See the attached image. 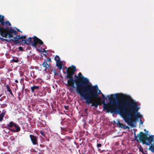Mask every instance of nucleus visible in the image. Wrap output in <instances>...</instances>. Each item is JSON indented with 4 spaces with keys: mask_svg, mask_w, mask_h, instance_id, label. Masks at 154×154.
Returning a JSON list of instances; mask_svg holds the SVG:
<instances>
[{
    "mask_svg": "<svg viewBox=\"0 0 154 154\" xmlns=\"http://www.w3.org/2000/svg\"><path fill=\"white\" fill-rule=\"evenodd\" d=\"M18 49L21 51H22L23 50V47H19Z\"/></svg>",
    "mask_w": 154,
    "mask_h": 154,
    "instance_id": "7c9ffc66",
    "label": "nucleus"
},
{
    "mask_svg": "<svg viewBox=\"0 0 154 154\" xmlns=\"http://www.w3.org/2000/svg\"><path fill=\"white\" fill-rule=\"evenodd\" d=\"M22 42L25 44L30 45L31 44V43L32 42V38L31 37H29L28 40H22Z\"/></svg>",
    "mask_w": 154,
    "mask_h": 154,
    "instance_id": "4468645a",
    "label": "nucleus"
},
{
    "mask_svg": "<svg viewBox=\"0 0 154 154\" xmlns=\"http://www.w3.org/2000/svg\"><path fill=\"white\" fill-rule=\"evenodd\" d=\"M88 110V108H87L85 109H84L85 112L87 114H88V113L87 112Z\"/></svg>",
    "mask_w": 154,
    "mask_h": 154,
    "instance_id": "2f4dec72",
    "label": "nucleus"
},
{
    "mask_svg": "<svg viewBox=\"0 0 154 154\" xmlns=\"http://www.w3.org/2000/svg\"><path fill=\"white\" fill-rule=\"evenodd\" d=\"M29 137L33 145H35L37 144V139L36 137L33 135L30 134L29 135Z\"/></svg>",
    "mask_w": 154,
    "mask_h": 154,
    "instance_id": "9b49d317",
    "label": "nucleus"
},
{
    "mask_svg": "<svg viewBox=\"0 0 154 154\" xmlns=\"http://www.w3.org/2000/svg\"><path fill=\"white\" fill-rule=\"evenodd\" d=\"M19 61L18 59L17 58H16L15 59H13L11 60V63H17Z\"/></svg>",
    "mask_w": 154,
    "mask_h": 154,
    "instance_id": "5701e85b",
    "label": "nucleus"
},
{
    "mask_svg": "<svg viewBox=\"0 0 154 154\" xmlns=\"http://www.w3.org/2000/svg\"><path fill=\"white\" fill-rule=\"evenodd\" d=\"M73 75H72V78L69 77L67 81V84H66L67 86L68 87H71L74 89H76V91L77 94H79L81 96L86 87L83 86V85H78L77 83H79L81 81V79H80V77L79 75L77 76L75 75L74 77L75 78L74 79Z\"/></svg>",
    "mask_w": 154,
    "mask_h": 154,
    "instance_id": "39448f33",
    "label": "nucleus"
},
{
    "mask_svg": "<svg viewBox=\"0 0 154 154\" xmlns=\"http://www.w3.org/2000/svg\"><path fill=\"white\" fill-rule=\"evenodd\" d=\"M34 152H35V150H34Z\"/></svg>",
    "mask_w": 154,
    "mask_h": 154,
    "instance_id": "de8ad7c7",
    "label": "nucleus"
},
{
    "mask_svg": "<svg viewBox=\"0 0 154 154\" xmlns=\"http://www.w3.org/2000/svg\"><path fill=\"white\" fill-rule=\"evenodd\" d=\"M102 93L97 85L93 86L89 85L86 88L81 96L85 100L87 104L91 103V106H94L97 108L100 103L99 101L95 100L101 99L99 97V95Z\"/></svg>",
    "mask_w": 154,
    "mask_h": 154,
    "instance_id": "f03ea898",
    "label": "nucleus"
},
{
    "mask_svg": "<svg viewBox=\"0 0 154 154\" xmlns=\"http://www.w3.org/2000/svg\"><path fill=\"white\" fill-rule=\"evenodd\" d=\"M102 97L103 98H105V96L102 93Z\"/></svg>",
    "mask_w": 154,
    "mask_h": 154,
    "instance_id": "f704fd0d",
    "label": "nucleus"
},
{
    "mask_svg": "<svg viewBox=\"0 0 154 154\" xmlns=\"http://www.w3.org/2000/svg\"><path fill=\"white\" fill-rule=\"evenodd\" d=\"M140 124H142L143 123V122L141 120H140Z\"/></svg>",
    "mask_w": 154,
    "mask_h": 154,
    "instance_id": "e433bc0d",
    "label": "nucleus"
},
{
    "mask_svg": "<svg viewBox=\"0 0 154 154\" xmlns=\"http://www.w3.org/2000/svg\"><path fill=\"white\" fill-rule=\"evenodd\" d=\"M15 82H16L17 83L18 82V81L17 79L15 80Z\"/></svg>",
    "mask_w": 154,
    "mask_h": 154,
    "instance_id": "58836bf2",
    "label": "nucleus"
},
{
    "mask_svg": "<svg viewBox=\"0 0 154 154\" xmlns=\"http://www.w3.org/2000/svg\"><path fill=\"white\" fill-rule=\"evenodd\" d=\"M83 154H85L84 153H83Z\"/></svg>",
    "mask_w": 154,
    "mask_h": 154,
    "instance_id": "8fccbe9b",
    "label": "nucleus"
},
{
    "mask_svg": "<svg viewBox=\"0 0 154 154\" xmlns=\"http://www.w3.org/2000/svg\"><path fill=\"white\" fill-rule=\"evenodd\" d=\"M71 90H72V89H71V90H70L71 91H72Z\"/></svg>",
    "mask_w": 154,
    "mask_h": 154,
    "instance_id": "a18cd8bd",
    "label": "nucleus"
},
{
    "mask_svg": "<svg viewBox=\"0 0 154 154\" xmlns=\"http://www.w3.org/2000/svg\"><path fill=\"white\" fill-rule=\"evenodd\" d=\"M26 38V37L25 36H20V39H21L22 40H22H24V39H25Z\"/></svg>",
    "mask_w": 154,
    "mask_h": 154,
    "instance_id": "bb28decb",
    "label": "nucleus"
},
{
    "mask_svg": "<svg viewBox=\"0 0 154 154\" xmlns=\"http://www.w3.org/2000/svg\"><path fill=\"white\" fill-rule=\"evenodd\" d=\"M40 146H44L43 145H40Z\"/></svg>",
    "mask_w": 154,
    "mask_h": 154,
    "instance_id": "37998d69",
    "label": "nucleus"
},
{
    "mask_svg": "<svg viewBox=\"0 0 154 154\" xmlns=\"http://www.w3.org/2000/svg\"><path fill=\"white\" fill-rule=\"evenodd\" d=\"M43 52H46V51H45V48H44L43 49Z\"/></svg>",
    "mask_w": 154,
    "mask_h": 154,
    "instance_id": "4c0bfd02",
    "label": "nucleus"
},
{
    "mask_svg": "<svg viewBox=\"0 0 154 154\" xmlns=\"http://www.w3.org/2000/svg\"><path fill=\"white\" fill-rule=\"evenodd\" d=\"M63 66V64L61 61L56 62V66L59 68L60 70L62 69Z\"/></svg>",
    "mask_w": 154,
    "mask_h": 154,
    "instance_id": "f3484780",
    "label": "nucleus"
},
{
    "mask_svg": "<svg viewBox=\"0 0 154 154\" xmlns=\"http://www.w3.org/2000/svg\"><path fill=\"white\" fill-rule=\"evenodd\" d=\"M119 106L122 107L119 113L125 122L132 127H136L134 124L135 120L143 117L138 111L140 108L138 103L130 96H125V100L119 102Z\"/></svg>",
    "mask_w": 154,
    "mask_h": 154,
    "instance_id": "f257e3e1",
    "label": "nucleus"
},
{
    "mask_svg": "<svg viewBox=\"0 0 154 154\" xmlns=\"http://www.w3.org/2000/svg\"><path fill=\"white\" fill-rule=\"evenodd\" d=\"M79 77H80V79H81V81L79 83H77V84L79 85H83V86H86L87 87L89 85V81L88 79L83 76V75L81 72H79L78 74Z\"/></svg>",
    "mask_w": 154,
    "mask_h": 154,
    "instance_id": "6e6552de",
    "label": "nucleus"
},
{
    "mask_svg": "<svg viewBox=\"0 0 154 154\" xmlns=\"http://www.w3.org/2000/svg\"><path fill=\"white\" fill-rule=\"evenodd\" d=\"M102 146V144L100 143L97 144V147L98 148H99L101 147Z\"/></svg>",
    "mask_w": 154,
    "mask_h": 154,
    "instance_id": "c85d7f7f",
    "label": "nucleus"
},
{
    "mask_svg": "<svg viewBox=\"0 0 154 154\" xmlns=\"http://www.w3.org/2000/svg\"><path fill=\"white\" fill-rule=\"evenodd\" d=\"M18 96H20L21 95V93L20 92H19L18 94Z\"/></svg>",
    "mask_w": 154,
    "mask_h": 154,
    "instance_id": "c9c22d12",
    "label": "nucleus"
},
{
    "mask_svg": "<svg viewBox=\"0 0 154 154\" xmlns=\"http://www.w3.org/2000/svg\"><path fill=\"white\" fill-rule=\"evenodd\" d=\"M15 128H16L15 129H13V130H12L11 131L15 132H18L19 131L20 129V127L19 126L16 124H15Z\"/></svg>",
    "mask_w": 154,
    "mask_h": 154,
    "instance_id": "a211bd4d",
    "label": "nucleus"
},
{
    "mask_svg": "<svg viewBox=\"0 0 154 154\" xmlns=\"http://www.w3.org/2000/svg\"><path fill=\"white\" fill-rule=\"evenodd\" d=\"M6 88L7 91L12 96H14L12 91L10 89V86L8 85H6Z\"/></svg>",
    "mask_w": 154,
    "mask_h": 154,
    "instance_id": "6ab92c4d",
    "label": "nucleus"
},
{
    "mask_svg": "<svg viewBox=\"0 0 154 154\" xmlns=\"http://www.w3.org/2000/svg\"><path fill=\"white\" fill-rule=\"evenodd\" d=\"M139 151L143 153V154H144L143 152V149L142 148V147L141 146H140L139 148Z\"/></svg>",
    "mask_w": 154,
    "mask_h": 154,
    "instance_id": "a878e982",
    "label": "nucleus"
},
{
    "mask_svg": "<svg viewBox=\"0 0 154 154\" xmlns=\"http://www.w3.org/2000/svg\"><path fill=\"white\" fill-rule=\"evenodd\" d=\"M13 38H14V39L12 40L14 42L15 44H18L20 43V42L18 41V40L20 39V35H17V37H15V38L13 37Z\"/></svg>",
    "mask_w": 154,
    "mask_h": 154,
    "instance_id": "dca6fc26",
    "label": "nucleus"
},
{
    "mask_svg": "<svg viewBox=\"0 0 154 154\" xmlns=\"http://www.w3.org/2000/svg\"><path fill=\"white\" fill-rule=\"evenodd\" d=\"M34 152H35V150H34Z\"/></svg>",
    "mask_w": 154,
    "mask_h": 154,
    "instance_id": "09e8293b",
    "label": "nucleus"
},
{
    "mask_svg": "<svg viewBox=\"0 0 154 154\" xmlns=\"http://www.w3.org/2000/svg\"><path fill=\"white\" fill-rule=\"evenodd\" d=\"M18 100H21V98H20V96H18Z\"/></svg>",
    "mask_w": 154,
    "mask_h": 154,
    "instance_id": "ea45409f",
    "label": "nucleus"
},
{
    "mask_svg": "<svg viewBox=\"0 0 154 154\" xmlns=\"http://www.w3.org/2000/svg\"><path fill=\"white\" fill-rule=\"evenodd\" d=\"M6 111L5 112H2L0 114V122L2 121L4 117Z\"/></svg>",
    "mask_w": 154,
    "mask_h": 154,
    "instance_id": "aec40b11",
    "label": "nucleus"
},
{
    "mask_svg": "<svg viewBox=\"0 0 154 154\" xmlns=\"http://www.w3.org/2000/svg\"><path fill=\"white\" fill-rule=\"evenodd\" d=\"M42 66H43L44 68H45V71L48 68L50 67V66L49 64H48L45 60V61L42 64Z\"/></svg>",
    "mask_w": 154,
    "mask_h": 154,
    "instance_id": "2eb2a0df",
    "label": "nucleus"
},
{
    "mask_svg": "<svg viewBox=\"0 0 154 154\" xmlns=\"http://www.w3.org/2000/svg\"><path fill=\"white\" fill-rule=\"evenodd\" d=\"M15 123L13 122H11L7 125V128L11 131L12 130H13L12 128L15 126Z\"/></svg>",
    "mask_w": 154,
    "mask_h": 154,
    "instance_id": "ddd939ff",
    "label": "nucleus"
},
{
    "mask_svg": "<svg viewBox=\"0 0 154 154\" xmlns=\"http://www.w3.org/2000/svg\"><path fill=\"white\" fill-rule=\"evenodd\" d=\"M4 18V16L3 15H0V23H1V25L3 26L4 24H5L6 26H7L8 25L9 26H11V24L9 21H5Z\"/></svg>",
    "mask_w": 154,
    "mask_h": 154,
    "instance_id": "9d476101",
    "label": "nucleus"
},
{
    "mask_svg": "<svg viewBox=\"0 0 154 154\" xmlns=\"http://www.w3.org/2000/svg\"><path fill=\"white\" fill-rule=\"evenodd\" d=\"M61 140H63V141L64 140L63 139H61Z\"/></svg>",
    "mask_w": 154,
    "mask_h": 154,
    "instance_id": "c03bdc74",
    "label": "nucleus"
},
{
    "mask_svg": "<svg viewBox=\"0 0 154 154\" xmlns=\"http://www.w3.org/2000/svg\"><path fill=\"white\" fill-rule=\"evenodd\" d=\"M17 30L18 32H20V29H17Z\"/></svg>",
    "mask_w": 154,
    "mask_h": 154,
    "instance_id": "a19ab883",
    "label": "nucleus"
},
{
    "mask_svg": "<svg viewBox=\"0 0 154 154\" xmlns=\"http://www.w3.org/2000/svg\"><path fill=\"white\" fill-rule=\"evenodd\" d=\"M119 127L124 129L129 128V127L128 126L125 125L122 123L120 124V125Z\"/></svg>",
    "mask_w": 154,
    "mask_h": 154,
    "instance_id": "412c9836",
    "label": "nucleus"
},
{
    "mask_svg": "<svg viewBox=\"0 0 154 154\" xmlns=\"http://www.w3.org/2000/svg\"><path fill=\"white\" fill-rule=\"evenodd\" d=\"M53 72H54V75L55 76V75H56V76L58 75V73L57 72V71L56 69H54L53 70Z\"/></svg>",
    "mask_w": 154,
    "mask_h": 154,
    "instance_id": "393cba45",
    "label": "nucleus"
},
{
    "mask_svg": "<svg viewBox=\"0 0 154 154\" xmlns=\"http://www.w3.org/2000/svg\"><path fill=\"white\" fill-rule=\"evenodd\" d=\"M65 69H66V72H64V74H67L65 76L66 79H67L69 77L72 78V75H74L76 70L75 66L73 65H72L71 67L69 68L66 67Z\"/></svg>",
    "mask_w": 154,
    "mask_h": 154,
    "instance_id": "0eeeda50",
    "label": "nucleus"
},
{
    "mask_svg": "<svg viewBox=\"0 0 154 154\" xmlns=\"http://www.w3.org/2000/svg\"><path fill=\"white\" fill-rule=\"evenodd\" d=\"M144 131L146 134L144 133L143 132H140L138 134V136H137L136 134L134 133L135 138L136 140H137V138L139 137L140 141L143 144H146L147 146L149 145V149L152 152H154V136L152 135L148 137L147 136V133L148 131H146V129Z\"/></svg>",
    "mask_w": 154,
    "mask_h": 154,
    "instance_id": "20e7f679",
    "label": "nucleus"
},
{
    "mask_svg": "<svg viewBox=\"0 0 154 154\" xmlns=\"http://www.w3.org/2000/svg\"><path fill=\"white\" fill-rule=\"evenodd\" d=\"M61 130L63 131H68L69 132H70L71 133V132H70V129L69 128H66L62 127H61Z\"/></svg>",
    "mask_w": 154,
    "mask_h": 154,
    "instance_id": "4be33fe9",
    "label": "nucleus"
},
{
    "mask_svg": "<svg viewBox=\"0 0 154 154\" xmlns=\"http://www.w3.org/2000/svg\"><path fill=\"white\" fill-rule=\"evenodd\" d=\"M98 150H100V149H98Z\"/></svg>",
    "mask_w": 154,
    "mask_h": 154,
    "instance_id": "49530a36",
    "label": "nucleus"
},
{
    "mask_svg": "<svg viewBox=\"0 0 154 154\" xmlns=\"http://www.w3.org/2000/svg\"><path fill=\"white\" fill-rule=\"evenodd\" d=\"M54 60L56 61V62L60 61V58L58 55H56L54 57Z\"/></svg>",
    "mask_w": 154,
    "mask_h": 154,
    "instance_id": "b1692460",
    "label": "nucleus"
},
{
    "mask_svg": "<svg viewBox=\"0 0 154 154\" xmlns=\"http://www.w3.org/2000/svg\"><path fill=\"white\" fill-rule=\"evenodd\" d=\"M45 60H46V62L47 63V62H51V60L50 58L49 57L48 59Z\"/></svg>",
    "mask_w": 154,
    "mask_h": 154,
    "instance_id": "cd10ccee",
    "label": "nucleus"
},
{
    "mask_svg": "<svg viewBox=\"0 0 154 154\" xmlns=\"http://www.w3.org/2000/svg\"><path fill=\"white\" fill-rule=\"evenodd\" d=\"M69 106H64V108L65 109L67 110L69 109Z\"/></svg>",
    "mask_w": 154,
    "mask_h": 154,
    "instance_id": "c756f323",
    "label": "nucleus"
},
{
    "mask_svg": "<svg viewBox=\"0 0 154 154\" xmlns=\"http://www.w3.org/2000/svg\"><path fill=\"white\" fill-rule=\"evenodd\" d=\"M40 86H39L33 85L31 87L30 89L32 93H35L39 90V87Z\"/></svg>",
    "mask_w": 154,
    "mask_h": 154,
    "instance_id": "f8f14e48",
    "label": "nucleus"
},
{
    "mask_svg": "<svg viewBox=\"0 0 154 154\" xmlns=\"http://www.w3.org/2000/svg\"><path fill=\"white\" fill-rule=\"evenodd\" d=\"M8 28L7 27L5 28L0 26V35L2 36L3 37H6L7 36H8L10 38H13V37L12 34L13 33L16 36L18 35V33L16 30L12 28L7 29Z\"/></svg>",
    "mask_w": 154,
    "mask_h": 154,
    "instance_id": "423d86ee",
    "label": "nucleus"
},
{
    "mask_svg": "<svg viewBox=\"0 0 154 154\" xmlns=\"http://www.w3.org/2000/svg\"><path fill=\"white\" fill-rule=\"evenodd\" d=\"M2 100H3V99H2V98H1V99H0V101H2Z\"/></svg>",
    "mask_w": 154,
    "mask_h": 154,
    "instance_id": "79ce46f5",
    "label": "nucleus"
},
{
    "mask_svg": "<svg viewBox=\"0 0 154 154\" xmlns=\"http://www.w3.org/2000/svg\"><path fill=\"white\" fill-rule=\"evenodd\" d=\"M40 134L42 136H44V133L43 132L41 131Z\"/></svg>",
    "mask_w": 154,
    "mask_h": 154,
    "instance_id": "473e14b6",
    "label": "nucleus"
},
{
    "mask_svg": "<svg viewBox=\"0 0 154 154\" xmlns=\"http://www.w3.org/2000/svg\"><path fill=\"white\" fill-rule=\"evenodd\" d=\"M33 42H32V43L30 45L33 46L35 48H37V44H39L40 45H42L44 44V43L42 40L36 36H34L33 37Z\"/></svg>",
    "mask_w": 154,
    "mask_h": 154,
    "instance_id": "1a4fd4ad",
    "label": "nucleus"
},
{
    "mask_svg": "<svg viewBox=\"0 0 154 154\" xmlns=\"http://www.w3.org/2000/svg\"><path fill=\"white\" fill-rule=\"evenodd\" d=\"M126 95H125L123 94L116 93L114 94H111L109 95H107V97H108L110 105L105 103V101L107 99V98H103V101L102 103L103 105V108L107 112H110L111 113H119L122 107L119 106L118 103L119 102L122 100H125V99H121L117 102L115 100V97H125Z\"/></svg>",
    "mask_w": 154,
    "mask_h": 154,
    "instance_id": "7ed1b4c3",
    "label": "nucleus"
},
{
    "mask_svg": "<svg viewBox=\"0 0 154 154\" xmlns=\"http://www.w3.org/2000/svg\"><path fill=\"white\" fill-rule=\"evenodd\" d=\"M120 124H121V123L119 121L117 123V125H118L119 126L120 125Z\"/></svg>",
    "mask_w": 154,
    "mask_h": 154,
    "instance_id": "72a5a7b5",
    "label": "nucleus"
}]
</instances>
